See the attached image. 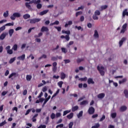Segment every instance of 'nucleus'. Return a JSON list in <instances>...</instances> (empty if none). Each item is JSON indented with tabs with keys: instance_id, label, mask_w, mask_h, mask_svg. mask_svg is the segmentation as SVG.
<instances>
[{
	"instance_id": "9d476101",
	"label": "nucleus",
	"mask_w": 128,
	"mask_h": 128,
	"mask_svg": "<svg viewBox=\"0 0 128 128\" xmlns=\"http://www.w3.org/2000/svg\"><path fill=\"white\" fill-rule=\"evenodd\" d=\"M106 96V94L104 93H100L98 95V98H104Z\"/></svg>"
},
{
	"instance_id": "cd10ccee",
	"label": "nucleus",
	"mask_w": 128,
	"mask_h": 128,
	"mask_svg": "<svg viewBox=\"0 0 128 128\" xmlns=\"http://www.w3.org/2000/svg\"><path fill=\"white\" fill-rule=\"evenodd\" d=\"M13 14L14 16H15V18H20V14L18 12H15Z\"/></svg>"
},
{
	"instance_id": "a878e982",
	"label": "nucleus",
	"mask_w": 128,
	"mask_h": 128,
	"mask_svg": "<svg viewBox=\"0 0 128 128\" xmlns=\"http://www.w3.org/2000/svg\"><path fill=\"white\" fill-rule=\"evenodd\" d=\"M62 34H68V36H69V34H70V30L66 31L65 30H62Z\"/></svg>"
},
{
	"instance_id": "39448f33",
	"label": "nucleus",
	"mask_w": 128,
	"mask_h": 128,
	"mask_svg": "<svg viewBox=\"0 0 128 128\" xmlns=\"http://www.w3.org/2000/svg\"><path fill=\"white\" fill-rule=\"evenodd\" d=\"M94 108L92 106H90L88 110V112L89 114H94Z\"/></svg>"
},
{
	"instance_id": "a18cd8bd",
	"label": "nucleus",
	"mask_w": 128,
	"mask_h": 128,
	"mask_svg": "<svg viewBox=\"0 0 128 128\" xmlns=\"http://www.w3.org/2000/svg\"><path fill=\"white\" fill-rule=\"evenodd\" d=\"M80 14H82V11L78 12L76 14V18H78V16H80Z\"/></svg>"
},
{
	"instance_id": "680f3d73",
	"label": "nucleus",
	"mask_w": 128,
	"mask_h": 128,
	"mask_svg": "<svg viewBox=\"0 0 128 128\" xmlns=\"http://www.w3.org/2000/svg\"><path fill=\"white\" fill-rule=\"evenodd\" d=\"M14 22H12V23L10 22V23H8V24H6L5 26H14Z\"/></svg>"
},
{
	"instance_id": "a211bd4d",
	"label": "nucleus",
	"mask_w": 128,
	"mask_h": 128,
	"mask_svg": "<svg viewBox=\"0 0 128 128\" xmlns=\"http://www.w3.org/2000/svg\"><path fill=\"white\" fill-rule=\"evenodd\" d=\"M30 18V15L28 14H25L23 16V18H24V20H28V18Z\"/></svg>"
},
{
	"instance_id": "423d86ee",
	"label": "nucleus",
	"mask_w": 128,
	"mask_h": 128,
	"mask_svg": "<svg viewBox=\"0 0 128 128\" xmlns=\"http://www.w3.org/2000/svg\"><path fill=\"white\" fill-rule=\"evenodd\" d=\"M126 40V37H123L122 38L121 40L119 41V46L120 47L122 46V44H124V42Z\"/></svg>"
},
{
	"instance_id": "052dcab7",
	"label": "nucleus",
	"mask_w": 128,
	"mask_h": 128,
	"mask_svg": "<svg viewBox=\"0 0 128 128\" xmlns=\"http://www.w3.org/2000/svg\"><path fill=\"white\" fill-rule=\"evenodd\" d=\"M64 128V124H62L57 125L56 126V128Z\"/></svg>"
},
{
	"instance_id": "c85d7f7f",
	"label": "nucleus",
	"mask_w": 128,
	"mask_h": 128,
	"mask_svg": "<svg viewBox=\"0 0 128 128\" xmlns=\"http://www.w3.org/2000/svg\"><path fill=\"white\" fill-rule=\"evenodd\" d=\"M30 3L29 2H26L25 4V6H26V8H29V10H30L32 8V6L30 5Z\"/></svg>"
},
{
	"instance_id": "ddd939ff",
	"label": "nucleus",
	"mask_w": 128,
	"mask_h": 128,
	"mask_svg": "<svg viewBox=\"0 0 128 128\" xmlns=\"http://www.w3.org/2000/svg\"><path fill=\"white\" fill-rule=\"evenodd\" d=\"M88 84H94V80H92V78H88Z\"/></svg>"
},
{
	"instance_id": "f704fd0d",
	"label": "nucleus",
	"mask_w": 128,
	"mask_h": 128,
	"mask_svg": "<svg viewBox=\"0 0 128 128\" xmlns=\"http://www.w3.org/2000/svg\"><path fill=\"white\" fill-rule=\"evenodd\" d=\"M51 60H52V62H56L58 60V56L52 57Z\"/></svg>"
},
{
	"instance_id": "3c124183",
	"label": "nucleus",
	"mask_w": 128,
	"mask_h": 128,
	"mask_svg": "<svg viewBox=\"0 0 128 128\" xmlns=\"http://www.w3.org/2000/svg\"><path fill=\"white\" fill-rule=\"evenodd\" d=\"M40 2V0H34V4H38Z\"/></svg>"
},
{
	"instance_id": "58836bf2",
	"label": "nucleus",
	"mask_w": 128,
	"mask_h": 128,
	"mask_svg": "<svg viewBox=\"0 0 128 128\" xmlns=\"http://www.w3.org/2000/svg\"><path fill=\"white\" fill-rule=\"evenodd\" d=\"M73 44H74V41H70L69 42V44L66 45V48H70V46L72 45Z\"/></svg>"
},
{
	"instance_id": "79ce46f5",
	"label": "nucleus",
	"mask_w": 128,
	"mask_h": 128,
	"mask_svg": "<svg viewBox=\"0 0 128 128\" xmlns=\"http://www.w3.org/2000/svg\"><path fill=\"white\" fill-rule=\"evenodd\" d=\"M96 16H100V12L98 10H96L94 12V14Z\"/></svg>"
},
{
	"instance_id": "e2e57ef3",
	"label": "nucleus",
	"mask_w": 128,
	"mask_h": 128,
	"mask_svg": "<svg viewBox=\"0 0 128 128\" xmlns=\"http://www.w3.org/2000/svg\"><path fill=\"white\" fill-rule=\"evenodd\" d=\"M46 90H48V88H46V86H44L42 89V91L44 92H46Z\"/></svg>"
},
{
	"instance_id": "1a4fd4ad",
	"label": "nucleus",
	"mask_w": 128,
	"mask_h": 128,
	"mask_svg": "<svg viewBox=\"0 0 128 128\" xmlns=\"http://www.w3.org/2000/svg\"><path fill=\"white\" fill-rule=\"evenodd\" d=\"M60 38H65L67 42L70 40V35H66V36L62 35L60 36Z\"/></svg>"
},
{
	"instance_id": "aec40b11",
	"label": "nucleus",
	"mask_w": 128,
	"mask_h": 128,
	"mask_svg": "<svg viewBox=\"0 0 128 128\" xmlns=\"http://www.w3.org/2000/svg\"><path fill=\"white\" fill-rule=\"evenodd\" d=\"M32 76L31 75H26V80L28 82H30L32 80Z\"/></svg>"
},
{
	"instance_id": "864d4df0",
	"label": "nucleus",
	"mask_w": 128,
	"mask_h": 128,
	"mask_svg": "<svg viewBox=\"0 0 128 128\" xmlns=\"http://www.w3.org/2000/svg\"><path fill=\"white\" fill-rule=\"evenodd\" d=\"M35 28L36 27H32L29 28L28 30V34H30V32H32V30H34Z\"/></svg>"
},
{
	"instance_id": "7c9ffc66",
	"label": "nucleus",
	"mask_w": 128,
	"mask_h": 128,
	"mask_svg": "<svg viewBox=\"0 0 128 128\" xmlns=\"http://www.w3.org/2000/svg\"><path fill=\"white\" fill-rule=\"evenodd\" d=\"M124 94L126 98H128V90H124Z\"/></svg>"
},
{
	"instance_id": "e433bc0d",
	"label": "nucleus",
	"mask_w": 128,
	"mask_h": 128,
	"mask_svg": "<svg viewBox=\"0 0 128 128\" xmlns=\"http://www.w3.org/2000/svg\"><path fill=\"white\" fill-rule=\"evenodd\" d=\"M79 80H80L81 82H86V80H88V78L84 77V78H80Z\"/></svg>"
},
{
	"instance_id": "6ab92c4d",
	"label": "nucleus",
	"mask_w": 128,
	"mask_h": 128,
	"mask_svg": "<svg viewBox=\"0 0 128 128\" xmlns=\"http://www.w3.org/2000/svg\"><path fill=\"white\" fill-rule=\"evenodd\" d=\"M78 110V106H73L72 108V111L73 112H74L76 110Z\"/></svg>"
},
{
	"instance_id": "f8f14e48",
	"label": "nucleus",
	"mask_w": 128,
	"mask_h": 128,
	"mask_svg": "<svg viewBox=\"0 0 128 128\" xmlns=\"http://www.w3.org/2000/svg\"><path fill=\"white\" fill-rule=\"evenodd\" d=\"M60 78L61 80H64V78H66V74H64V72H62L60 73Z\"/></svg>"
},
{
	"instance_id": "338daca9",
	"label": "nucleus",
	"mask_w": 128,
	"mask_h": 128,
	"mask_svg": "<svg viewBox=\"0 0 128 128\" xmlns=\"http://www.w3.org/2000/svg\"><path fill=\"white\" fill-rule=\"evenodd\" d=\"M42 112V108H38V109H36V112L37 114H39L40 112Z\"/></svg>"
},
{
	"instance_id": "393cba45",
	"label": "nucleus",
	"mask_w": 128,
	"mask_h": 128,
	"mask_svg": "<svg viewBox=\"0 0 128 128\" xmlns=\"http://www.w3.org/2000/svg\"><path fill=\"white\" fill-rule=\"evenodd\" d=\"M70 112H72L71 110H67L64 111L63 113V116H66V114H70Z\"/></svg>"
},
{
	"instance_id": "8fccbe9b",
	"label": "nucleus",
	"mask_w": 128,
	"mask_h": 128,
	"mask_svg": "<svg viewBox=\"0 0 128 128\" xmlns=\"http://www.w3.org/2000/svg\"><path fill=\"white\" fill-rule=\"evenodd\" d=\"M32 108H30V109L28 110L25 114V116H28V114H30V112H32Z\"/></svg>"
},
{
	"instance_id": "c9c22d12",
	"label": "nucleus",
	"mask_w": 128,
	"mask_h": 128,
	"mask_svg": "<svg viewBox=\"0 0 128 128\" xmlns=\"http://www.w3.org/2000/svg\"><path fill=\"white\" fill-rule=\"evenodd\" d=\"M42 8V4H40V3H38L37 4H36V8L38 9V10H40V8Z\"/></svg>"
},
{
	"instance_id": "bf43d9fd",
	"label": "nucleus",
	"mask_w": 128,
	"mask_h": 128,
	"mask_svg": "<svg viewBox=\"0 0 128 128\" xmlns=\"http://www.w3.org/2000/svg\"><path fill=\"white\" fill-rule=\"evenodd\" d=\"M50 118L52 120L54 119V118H56V114H54V113H52L51 114Z\"/></svg>"
},
{
	"instance_id": "4c0bfd02",
	"label": "nucleus",
	"mask_w": 128,
	"mask_h": 128,
	"mask_svg": "<svg viewBox=\"0 0 128 128\" xmlns=\"http://www.w3.org/2000/svg\"><path fill=\"white\" fill-rule=\"evenodd\" d=\"M84 59L83 58H78L77 59V63L78 64H80V62H84Z\"/></svg>"
},
{
	"instance_id": "4d7b16f0",
	"label": "nucleus",
	"mask_w": 128,
	"mask_h": 128,
	"mask_svg": "<svg viewBox=\"0 0 128 128\" xmlns=\"http://www.w3.org/2000/svg\"><path fill=\"white\" fill-rule=\"evenodd\" d=\"M6 124V120H4L2 122L0 123V126H4Z\"/></svg>"
},
{
	"instance_id": "0eeeda50",
	"label": "nucleus",
	"mask_w": 128,
	"mask_h": 128,
	"mask_svg": "<svg viewBox=\"0 0 128 128\" xmlns=\"http://www.w3.org/2000/svg\"><path fill=\"white\" fill-rule=\"evenodd\" d=\"M48 30H49L48 28L44 26H43L40 30V32H48Z\"/></svg>"
},
{
	"instance_id": "f257e3e1",
	"label": "nucleus",
	"mask_w": 128,
	"mask_h": 128,
	"mask_svg": "<svg viewBox=\"0 0 128 128\" xmlns=\"http://www.w3.org/2000/svg\"><path fill=\"white\" fill-rule=\"evenodd\" d=\"M97 70H98L101 76H104V66H102L100 67V66H98Z\"/></svg>"
},
{
	"instance_id": "4468645a",
	"label": "nucleus",
	"mask_w": 128,
	"mask_h": 128,
	"mask_svg": "<svg viewBox=\"0 0 128 128\" xmlns=\"http://www.w3.org/2000/svg\"><path fill=\"white\" fill-rule=\"evenodd\" d=\"M106 8H108V5H104L100 6V12H102V10H104Z\"/></svg>"
},
{
	"instance_id": "bb28decb",
	"label": "nucleus",
	"mask_w": 128,
	"mask_h": 128,
	"mask_svg": "<svg viewBox=\"0 0 128 128\" xmlns=\"http://www.w3.org/2000/svg\"><path fill=\"white\" fill-rule=\"evenodd\" d=\"M88 104V100H84L82 102L80 103V106H84V104Z\"/></svg>"
},
{
	"instance_id": "f3484780",
	"label": "nucleus",
	"mask_w": 128,
	"mask_h": 128,
	"mask_svg": "<svg viewBox=\"0 0 128 128\" xmlns=\"http://www.w3.org/2000/svg\"><path fill=\"white\" fill-rule=\"evenodd\" d=\"M48 12V10H44L41 12L40 14V16H44V14H46Z\"/></svg>"
},
{
	"instance_id": "72a5a7b5",
	"label": "nucleus",
	"mask_w": 128,
	"mask_h": 128,
	"mask_svg": "<svg viewBox=\"0 0 128 128\" xmlns=\"http://www.w3.org/2000/svg\"><path fill=\"white\" fill-rule=\"evenodd\" d=\"M16 76V73L12 72L9 76L8 78H12V76Z\"/></svg>"
},
{
	"instance_id": "69168bd1",
	"label": "nucleus",
	"mask_w": 128,
	"mask_h": 128,
	"mask_svg": "<svg viewBox=\"0 0 128 128\" xmlns=\"http://www.w3.org/2000/svg\"><path fill=\"white\" fill-rule=\"evenodd\" d=\"M61 50H62V52H64V54L66 53V50L64 48H61Z\"/></svg>"
},
{
	"instance_id": "6e6d98bb",
	"label": "nucleus",
	"mask_w": 128,
	"mask_h": 128,
	"mask_svg": "<svg viewBox=\"0 0 128 128\" xmlns=\"http://www.w3.org/2000/svg\"><path fill=\"white\" fill-rule=\"evenodd\" d=\"M54 28L58 32H60L62 30V27L60 26H55Z\"/></svg>"
},
{
	"instance_id": "de8ad7c7",
	"label": "nucleus",
	"mask_w": 128,
	"mask_h": 128,
	"mask_svg": "<svg viewBox=\"0 0 128 128\" xmlns=\"http://www.w3.org/2000/svg\"><path fill=\"white\" fill-rule=\"evenodd\" d=\"M16 57H14L13 58H10V60L9 61L10 64H12L14 60H16Z\"/></svg>"
},
{
	"instance_id": "09e8293b",
	"label": "nucleus",
	"mask_w": 128,
	"mask_h": 128,
	"mask_svg": "<svg viewBox=\"0 0 128 128\" xmlns=\"http://www.w3.org/2000/svg\"><path fill=\"white\" fill-rule=\"evenodd\" d=\"M4 18H8V10L4 13Z\"/></svg>"
},
{
	"instance_id": "7ed1b4c3",
	"label": "nucleus",
	"mask_w": 128,
	"mask_h": 128,
	"mask_svg": "<svg viewBox=\"0 0 128 128\" xmlns=\"http://www.w3.org/2000/svg\"><path fill=\"white\" fill-rule=\"evenodd\" d=\"M128 26V24H124L122 26V29L121 30L120 32V34H124L126 32V28Z\"/></svg>"
},
{
	"instance_id": "c03bdc74",
	"label": "nucleus",
	"mask_w": 128,
	"mask_h": 128,
	"mask_svg": "<svg viewBox=\"0 0 128 128\" xmlns=\"http://www.w3.org/2000/svg\"><path fill=\"white\" fill-rule=\"evenodd\" d=\"M126 82V78H124L122 80L119 81V84H124V82Z\"/></svg>"
},
{
	"instance_id": "49530a36",
	"label": "nucleus",
	"mask_w": 128,
	"mask_h": 128,
	"mask_svg": "<svg viewBox=\"0 0 128 128\" xmlns=\"http://www.w3.org/2000/svg\"><path fill=\"white\" fill-rule=\"evenodd\" d=\"M6 30V26H3L2 27L0 28V34L2 32H4Z\"/></svg>"
},
{
	"instance_id": "13d9d810",
	"label": "nucleus",
	"mask_w": 128,
	"mask_h": 128,
	"mask_svg": "<svg viewBox=\"0 0 128 128\" xmlns=\"http://www.w3.org/2000/svg\"><path fill=\"white\" fill-rule=\"evenodd\" d=\"M48 120H50V117L47 116L46 118V120L45 122V124H48Z\"/></svg>"
},
{
	"instance_id": "a19ab883",
	"label": "nucleus",
	"mask_w": 128,
	"mask_h": 128,
	"mask_svg": "<svg viewBox=\"0 0 128 128\" xmlns=\"http://www.w3.org/2000/svg\"><path fill=\"white\" fill-rule=\"evenodd\" d=\"M92 18L94 20H98V15L94 14V15L92 16Z\"/></svg>"
},
{
	"instance_id": "6e6552de",
	"label": "nucleus",
	"mask_w": 128,
	"mask_h": 128,
	"mask_svg": "<svg viewBox=\"0 0 128 128\" xmlns=\"http://www.w3.org/2000/svg\"><path fill=\"white\" fill-rule=\"evenodd\" d=\"M17 58L18 60H24V58H26V54H23L21 56H18Z\"/></svg>"
},
{
	"instance_id": "4be33fe9",
	"label": "nucleus",
	"mask_w": 128,
	"mask_h": 128,
	"mask_svg": "<svg viewBox=\"0 0 128 128\" xmlns=\"http://www.w3.org/2000/svg\"><path fill=\"white\" fill-rule=\"evenodd\" d=\"M127 108L126 106H122L120 108V111L121 112H125V110H126Z\"/></svg>"
},
{
	"instance_id": "0e129e2a",
	"label": "nucleus",
	"mask_w": 128,
	"mask_h": 128,
	"mask_svg": "<svg viewBox=\"0 0 128 128\" xmlns=\"http://www.w3.org/2000/svg\"><path fill=\"white\" fill-rule=\"evenodd\" d=\"M72 126H74V122H70L68 124L69 128H72Z\"/></svg>"
},
{
	"instance_id": "5701e85b",
	"label": "nucleus",
	"mask_w": 128,
	"mask_h": 128,
	"mask_svg": "<svg viewBox=\"0 0 128 128\" xmlns=\"http://www.w3.org/2000/svg\"><path fill=\"white\" fill-rule=\"evenodd\" d=\"M94 38H98V30H94Z\"/></svg>"
},
{
	"instance_id": "774afa93",
	"label": "nucleus",
	"mask_w": 128,
	"mask_h": 128,
	"mask_svg": "<svg viewBox=\"0 0 128 128\" xmlns=\"http://www.w3.org/2000/svg\"><path fill=\"white\" fill-rule=\"evenodd\" d=\"M64 62H65L66 64H70V60H64Z\"/></svg>"
},
{
	"instance_id": "20e7f679",
	"label": "nucleus",
	"mask_w": 128,
	"mask_h": 128,
	"mask_svg": "<svg viewBox=\"0 0 128 128\" xmlns=\"http://www.w3.org/2000/svg\"><path fill=\"white\" fill-rule=\"evenodd\" d=\"M40 22V18H32L30 20V24H36V22Z\"/></svg>"
},
{
	"instance_id": "5fc2aeb1",
	"label": "nucleus",
	"mask_w": 128,
	"mask_h": 128,
	"mask_svg": "<svg viewBox=\"0 0 128 128\" xmlns=\"http://www.w3.org/2000/svg\"><path fill=\"white\" fill-rule=\"evenodd\" d=\"M111 116L112 118H116V113H112L111 115Z\"/></svg>"
},
{
	"instance_id": "473e14b6",
	"label": "nucleus",
	"mask_w": 128,
	"mask_h": 128,
	"mask_svg": "<svg viewBox=\"0 0 128 128\" xmlns=\"http://www.w3.org/2000/svg\"><path fill=\"white\" fill-rule=\"evenodd\" d=\"M58 84L59 87L62 88V84H64V82L60 81V82H58Z\"/></svg>"
},
{
	"instance_id": "412c9836",
	"label": "nucleus",
	"mask_w": 128,
	"mask_h": 128,
	"mask_svg": "<svg viewBox=\"0 0 128 128\" xmlns=\"http://www.w3.org/2000/svg\"><path fill=\"white\" fill-rule=\"evenodd\" d=\"M60 93V89L57 90L56 92V93H54L53 96L52 97V98H54V96H58V94Z\"/></svg>"
},
{
	"instance_id": "2eb2a0df",
	"label": "nucleus",
	"mask_w": 128,
	"mask_h": 128,
	"mask_svg": "<svg viewBox=\"0 0 128 128\" xmlns=\"http://www.w3.org/2000/svg\"><path fill=\"white\" fill-rule=\"evenodd\" d=\"M68 120H72L74 118V114L72 112L70 113L66 116Z\"/></svg>"
},
{
	"instance_id": "f03ea898",
	"label": "nucleus",
	"mask_w": 128,
	"mask_h": 128,
	"mask_svg": "<svg viewBox=\"0 0 128 128\" xmlns=\"http://www.w3.org/2000/svg\"><path fill=\"white\" fill-rule=\"evenodd\" d=\"M5 50H6L7 54H14V52L12 51V50H10V46H8L6 47Z\"/></svg>"
},
{
	"instance_id": "b1692460",
	"label": "nucleus",
	"mask_w": 128,
	"mask_h": 128,
	"mask_svg": "<svg viewBox=\"0 0 128 128\" xmlns=\"http://www.w3.org/2000/svg\"><path fill=\"white\" fill-rule=\"evenodd\" d=\"M14 29H10L8 30L10 36H12V34H14Z\"/></svg>"
},
{
	"instance_id": "ea45409f",
	"label": "nucleus",
	"mask_w": 128,
	"mask_h": 128,
	"mask_svg": "<svg viewBox=\"0 0 128 128\" xmlns=\"http://www.w3.org/2000/svg\"><path fill=\"white\" fill-rule=\"evenodd\" d=\"M82 114H83V112L82 110H81L78 114L77 115V116L78 118H80L82 116Z\"/></svg>"
},
{
	"instance_id": "c756f323",
	"label": "nucleus",
	"mask_w": 128,
	"mask_h": 128,
	"mask_svg": "<svg viewBox=\"0 0 128 128\" xmlns=\"http://www.w3.org/2000/svg\"><path fill=\"white\" fill-rule=\"evenodd\" d=\"M100 126V123H96L94 126H92V128H98Z\"/></svg>"
},
{
	"instance_id": "9b49d317",
	"label": "nucleus",
	"mask_w": 128,
	"mask_h": 128,
	"mask_svg": "<svg viewBox=\"0 0 128 128\" xmlns=\"http://www.w3.org/2000/svg\"><path fill=\"white\" fill-rule=\"evenodd\" d=\"M6 33H2L0 36V40H4V38H6Z\"/></svg>"
},
{
	"instance_id": "2f4dec72",
	"label": "nucleus",
	"mask_w": 128,
	"mask_h": 128,
	"mask_svg": "<svg viewBox=\"0 0 128 128\" xmlns=\"http://www.w3.org/2000/svg\"><path fill=\"white\" fill-rule=\"evenodd\" d=\"M12 50L14 51L18 50V44H14L12 48Z\"/></svg>"
},
{
	"instance_id": "37998d69",
	"label": "nucleus",
	"mask_w": 128,
	"mask_h": 128,
	"mask_svg": "<svg viewBox=\"0 0 128 128\" xmlns=\"http://www.w3.org/2000/svg\"><path fill=\"white\" fill-rule=\"evenodd\" d=\"M75 28H77L78 30H81V32H82V30H84V28H82L80 26H75Z\"/></svg>"
},
{
	"instance_id": "603ef678",
	"label": "nucleus",
	"mask_w": 128,
	"mask_h": 128,
	"mask_svg": "<svg viewBox=\"0 0 128 128\" xmlns=\"http://www.w3.org/2000/svg\"><path fill=\"white\" fill-rule=\"evenodd\" d=\"M106 120V116L102 115V117L100 120V122H102V120Z\"/></svg>"
},
{
	"instance_id": "dca6fc26",
	"label": "nucleus",
	"mask_w": 128,
	"mask_h": 128,
	"mask_svg": "<svg viewBox=\"0 0 128 128\" xmlns=\"http://www.w3.org/2000/svg\"><path fill=\"white\" fill-rule=\"evenodd\" d=\"M128 16V9H125L122 12V16Z\"/></svg>"
}]
</instances>
